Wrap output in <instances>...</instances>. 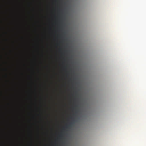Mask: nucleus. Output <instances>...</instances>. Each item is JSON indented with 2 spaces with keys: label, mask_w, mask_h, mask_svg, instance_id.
<instances>
[{
  "label": "nucleus",
  "mask_w": 146,
  "mask_h": 146,
  "mask_svg": "<svg viewBox=\"0 0 146 146\" xmlns=\"http://www.w3.org/2000/svg\"><path fill=\"white\" fill-rule=\"evenodd\" d=\"M72 123H70V125H72Z\"/></svg>",
  "instance_id": "obj_7"
},
{
  "label": "nucleus",
  "mask_w": 146,
  "mask_h": 146,
  "mask_svg": "<svg viewBox=\"0 0 146 146\" xmlns=\"http://www.w3.org/2000/svg\"><path fill=\"white\" fill-rule=\"evenodd\" d=\"M59 136L61 137H62V134H61L60 135H59Z\"/></svg>",
  "instance_id": "obj_6"
},
{
  "label": "nucleus",
  "mask_w": 146,
  "mask_h": 146,
  "mask_svg": "<svg viewBox=\"0 0 146 146\" xmlns=\"http://www.w3.org/2000/svg\"><path fill=\"white\" fill-rule=\"evenodd\" d=\"M6 47L7 49H9L10 47V46L9 44H8L6 45Z\"/></svg>",
  "instance_id": "obj_2"
},
{
  "label": "nucleus",
  "mask_w": 146,
  "mask_h": 146,
  "mask_svg": "<svg viewBox=\"0 0 146 146\" xmlns=\"http://www.w3.org/2000/svg\"><path fill=\"white\" fill-rule=\"evenodd\" d=\"M8 54V53H6V55H7V59H8V60H9V56H7Z\"/></svg>",
  "instance_id": "obj_3"
},
{
  "label": "nucleus",
  "mask_w": 146,
  "mask_h": 146,
  "mask_svg": "<svg viewBox=\"0 0 146 146\" xmlns=\"http://www.w3.org/2000/svg\"><path fill=\"white\" fill-rule=\"evenodd\" d=\"M7 104L8 105H10V104L9 103H7Z\"/></svg>",
  "instance_id": "obj_5"
},
{
  "label": "nucleus",
  "mask_w": 146,
  "mask_h": 146,
  "mask_svg": "<svg viewBox=\"0 0 146 146\" xmlns=\"http://www.w3.org/2000/svg\"><path fill=\"white\" fill-rule=\"evenodd\" d=\"M9 52H10V53H11V52H12L11 50H9Z\"/></svg>",
  "instance_id": "obj_4"
},
{
  "label": "nucleus",
  "mask_w": 146,
  "mask_h": 146,
  "mask_svg": "<svg viewBox=\"0 0 146 146\" xmlns=\"http://www.w3.org/2000/svg\"><path fill=\"white\" fill-rule=\"evenodd\" d=\"M66 127L67 128L68 127V126H66Z\"/></svg>",
  "instance_id": "obj_8"
},
{
  "label": "nucleus",
  "mask_w": 146,
  "mask_h": 146,
  "mask_svg": "<svg viewBox=\"0 0 146 146\" xmlns=\"http://www.w3.org/2000/svg\"><path fill=\"white\" fill-rule=\"evenodd\" d=\"M5 70L7 72L6 73V76H7L8 74H9L10 75H11L12 74L11 73L9 72V70L8 68H6L5 69Z\"/></svg>",
  "instance_id": "obj_1"
},
{
  "label": "nucleus",
  "mask_w": 146,
  "mask_h": 146,
  "mask_svg": "<svg viewBox=\"0 0 146 146\" xmlns=\"http://www.w3.org/2000/svg\"><path fill=\"white\" fill-rule=\"evenodd\" d=\"M6 34L7 35V34H8V33H7V32H6Z\"/></svg>",
  "instance_id": "obj_9"
}]
</instances>
